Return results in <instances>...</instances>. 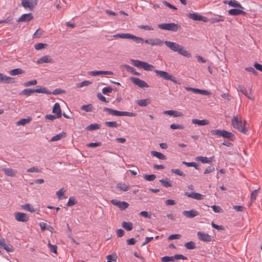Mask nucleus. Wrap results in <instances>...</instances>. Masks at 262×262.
I'll return each mask as SVG.
<instances>
[{
  "label": "nucleus",
  "mask_w": 262,
  "mask_h": 262,
  "mask_svg": "<svg viewBox=\"0 0 262 262\" xmlns=\"http://www.w3.org/2000/svg\"><path fill=\"white\" fill-rule=\"evenodd\" d=\"M163 43L173 52H178L180 54L186 57H190L191 54L180 45L170 41H165L164 42L159 38L155 39L154 46H162Z\"/></svg>",
  "instance_id": "1"
},
{
  "label": "nucleus",
  "mask_w": 262,
  "mask_h": 262,
  "mask_svg": "<svg viewBox=\"0 0 262 262\" xmlns=\"http://www.w3.org/2000/svg\"><path fill=\"white\" fill-rule=\"evenodd\" d=\"M34 93H43L46 94H51V93L45 88H41L37 86L36 89H26L22 91L19 95H25L27 97L30 96Z\"/></svg>",
  "instance_id": "2"
},
{
  "label": "nucleus",
  "mask_w": 262,
  "mask_h": 262,
  "mask_svg": "<svg viewBox=\"0 0 262 262\" xmlns=\"http://www.w3.org/2000/svg\"><path fill=\"white\" fill-rule=\"evenodd\" d=\"M210 133L214 136H215L217 137H222L224 138L228 139L231 141H233L235 139L234 135L232 133L228 132L225 130H220V129H214L211 130L210 131Z\"/></svg>",
  "instance_id": "3"
},
{
  "label": "nucleus",
  "mask_w": 262,
  "mask_h": 262,
  "mask_svg": "<svg viewBox=\"0 0 262 262\" xmlns=\"http://www.w3.org/2000/svg\"><path fill=\"white\" fill-rule=\"evenodd\" d=\"M231 122L234 128L245 134L247 133V129L245 127V121L243 122L241 120H238L237 116H234L232 119Z\"/></svg>",
  "instance_id": "4"
},
{
  "label": "nucleus",
  "mask_w": 262,
  "mask_h": 262,
  "mask_svg": "<svg viewBox=\"0 0 262 262\" xmlns=\"http://www.w3.org/2000/svg\"><path fill=\"white\" fill-rule=\"evenodd\" d=\"M158 27L162 30L177 32L181 29L180 25L173 23H163L158 25Z\"/></svg>",
  "instance_id": "5"
},
{
  "label": "nucleus",
  "mask_w": 262,
  "mask_h": 262,
  "mask_svg": "<svg viewBox=\"0 0 262 262\" xmlns=\"http://www.w3.org/2000/svg\"><path fill=\"white\" fill-rule=\"evenodd\" d=\"M103 111L104 112H107L111 115L116 116H129V117H135L136 114L134 113L119 111L117 110H114L112 108L108 107H104Z\"/></svg>",
  "instance_id": "6"
},
{
  "label": "nucleus",
  "mask_w": 262,
  "mask_h": 262,
  "mask_svg": "<svg viewBox=\"0 0 262 262\" xmlns=\"http://www.w3.org/2000/svg\"><path fill=\"white\" fill-rule=\"evenodd\" d=\"M156 75L161 78H163L165 80H170L174 83H178V81L175 77L170 75L167 72L156 70L154 71Z\"/></svg>",
  "instance_id": "7"
},
{
  "label": "nucleus",
  "mask_w": 262,
  "mask_h": 262,
  "mask_svg": "<svg viewBox=\"0 0 262 262\" xmlns=\"http://www.w3.org/2000/svg\"><path fill=\"white\" fill-rule=\"evenodd\" d=\"M131 81L136 85H137L139 88H148L149 87L148 84L144 80H141L137 77H130Z\"/></svg>",
  "instance_id": "8"
},
{
  "label": "nucleus",
  "mask_w": 262,
  "mask_h": 262,
  "mask_svg": "<svg viewBox=\"0 0 262 262\" xmlns=\"http://www.w3.org/2000/svg\"><path fill=\"white\" fill-rule=\"evenodd\" d=\"M111 203L113 205L118 206L120 210H124L129 206L128 203L124 201L121 202L115 199L112 200Z\"/></svg>",
  "instance_id": "9"
},
{
  "label": "nucleus",
  "mask_w": 262,
  "mask_h": 262,
  "mask_svg": "<svg viewBox=\"0 0 262 262\" xmlns=\"http://www.w3.org/2000/svg\"><path fill=\"white\" fill-rule=\"evenodd\" d=\"M14 215L15 220L18 222H26L29 220V216L24 213L17 212Z\"/></svg>",
  "instance_id": "10"
},
{
  "label": "nucleus",
  "mask_w": 262,
  "mask_h": 262,
  "mask_svg": "<svg viewBox=\"0 0 262 262\" xmlns=\"http://www.w3.org/2000/svg\"><path fill=\"white\" fill-rule=\"evenodd\" d=\"M36 4L37 0H21L22 6L26 8H28L30 10H32Z\"/></svg>",
  "instance_id": "11"
},
{
  "label": "nucleus",
  "mask_w": 262,
  "mask_h": 262,
  "mask_svg": "<svg viewBox=\"0 0 262 262\" xmlns=\"http://www.w3.org/2000/svg\"><path fill=\"white\" fill-rule=\"evenodd\" d=\"M188 16L189 18H191L194 20L202 21L203 22H206L207 18L206 17L199 15L195 13H189Z\"/></svg>",
  "instance_id": "12"
},
{
  "label": "nucleus",
  "mask_w": 262,
  "mask_h": 262,
  "mask_svg": "<svg viewBox=\"0 0 262 262\" xmlns=\"http://www.w3.org/2000/svg\"><path fill=\"white\" fill-rule=\"evenodd\" d=\"M197 235L198 236L199 239L200 241H202L203 242H206L211 241V235H210L207 233L199 231L197 233Z\"/></svg>",
  "instance_id": "13"
},
{
  "label": "nucleus",
  "mask_w": 262,
  "mask_h": 262,
  "mask_svg": "<svg viewBox=\"0 0 262 262\" xmlns=\"http://www.w3.org/2000/svg\"><path fill=\"white\" fill-rule=\"evenodd\" d=\"M33 19V16L31 13L24 14L17 20V22H28Z\"/></svg>",
  "instance_id": "14"
},
{
  "label": "nucleus",
  "mask_w": 262,
  "mask_h": 262,
  "mask_svg": "<svg viewBox=\"0 0 262 262\" xmlns=\"http://www.w3.org/2000/svg\"><path fill=\"white\" fill-rule=\"evenodd\" d=\"M237 90L240 91L242 94H243L245 96H246L248 99L250 100H253L254 97L253 96H250L251 94V90L248 92L246 89L244 87V86L242 85H238L237 88Z\"/></svg>",
  "instance_id": "15"
},
{
  "label": "nucleus",
  "mask_w": 262,
  "mask_h": 262,
  "mask_svg": "<svg viewBox=\"0 0 262 262\" xmlns=\"http://www.w3.org/2000/svg\"><path fill=\"white\" fill-rule=\"evenodd\" d=\"M185 195L187 196V197L192 198V199H195L197 200H201L204 199L203 195H202L199 193H197V192H191V193L186 192H185Z\"/></svg>",
  "instance_id": "16"
},
{
  "label": "nucleus",
  "mask_w": 262,
  "mask_h": 262,
  "mask_svg": "<svg viewBox=\"0 0 262 262\" xmlns=\"http://www.w3.org/2000/svg\"><path fill=\"white\" fill-rule=\"evenodd\" d=\"M183 214L186 217L193 218L199 215L198 211L194 209H191L190 210H185L183 212Z\"/></svg>",
  "instance_id": "17"
},
{
  "label": "nucleus",
  "mask_w": 262,
  "mask_h": 262,
  "mask_svg": "<svg viewBox=\"0 0 262 262\" xmlns=\"http://www.w3.org/2000/svg\"><path fill=\"white\" fill-rule=\"evenodd\" d=\"M224 3L225 4H228L230 6L238 8L239 9H244V8L242 6V5L237 2L235 0H230V1H225Z\"/></svg>",
  "instance_id": "18"
},
{
  "label": "nucleus",
  "mask_w": 262,
  "mask_h": 262,
  "mask_svg": "<svg viewBox=\"0 0 262 262\" xmlns=\"http://www.w3.org/2000/svg\"><path fill=\"white\" fill-rule=\"evenodd\" d=\"M242 10L241 9H231L228 11V14L232 16L245 15L246 13Z\"/></svg>",
  "instance_id": "19"
},
{
  "label": "nucleus",
  "mask_w": 262,
  "mask_h": 262,
  "mask_svg": "<svg viewBox=\"0 0 262 262\" xmlns=\"http://www.w3.org/2000/svg\"><path fill=\"white\" fill-rule=\"evenodd\" d=\"M0 82H4L6 83H12L14 82V78L0 73Z\"/></svg>",
  "instance_id": "20"
},
{
  "label": "nucleus",
  "mask_w": 262,
  "mask_h": 262,
  "mask_svg": "<svg viewBox=\"0 0 262 262\" xmlns=\"http://www.w3.org/2000/svg\"><path fill=\"white\" fill-rule=\"evenodd\" d=\"M53 113L56 114L58 118H61L62 116L61 110L58 103H56L53 107Z\"/></svg>",
  "instance_id": "21"
},
{
  "label": "nucleus",
  "mask_w": 262,
  "mask_h": 262,
  "mask_svg": "<svg viewBox=\"0 0 262 262\" xmlns=\"http://www.w3.org/2000/svg\"><path fill=\"white\" fill-rule=\"evenodd\" d=\"M89 74L92 76H96L101 74L113 75V72L110 71H93L90 72Z\"/></svg>",
  "instance_id": "22"
},
{
  "label": "nucleus",
  "mask_w": 262,
  "mask_h": 262,
  "mask_svg": "<svg viewBox=\"0 0 262 262\" xmlns=\"http://www.w3.org/2000/svg\"><path fill=\"white\" fill-rule=\"evenodd\" d=\"M2 247L8 252H13L14 251L13 247L9 243H7L6 240L1 246V248Z\"/></svg>",
  "instance_id": "23"
},
{
  "label": "nucleus",
  "mask_w": 262,
  "mask_h": 262,
  "mask_svg": "<svg viewBox=\"0 0 262 262\" xmlns=\"http://www.w3.org/2000/svg\"><path fill=\"white\" fill-rule=\"evenodd\" d=\"M52 62H53V59L49 55L44 56L42 57L41 58H39L37 61V63L38 64H42L43 63H51Z\"/></svg>",
  "instance_id": "24"
},
{
  "label": "nucleus",
  "mask_w": 262,
  "mask_h": 262,
  "mask_svg": "<svg viewBox=\"0 0 262 262\" xmlns=\"http://www.w3.org/2000/svg\"><path fill=\"white\" fill-rule=\"evenodd\" d=\"M213 157H206L202 156H198L196 157L195 160L201 161L202 163H210L212 162Z\"/></svg>",
  "instance_id": "25"
},
{
  "label": "nucleus",
  "mask_w": 262,
  "mask_h": 262,
  "mask_svg": "<svg viewBox=\"0 0 262 262\" xmlns=\"http://www.w3.org/2000/svg\"><path fill=\"white\" fill-rule=\"evenodd\" d=\"M2 171L5 173V174L8 176L10 177H15L16 173V172L13 169L10 168H5L2 169Z\"/></svg>",
  "instance_id": "26"
},
{
  "label": "nucleus",
  "mask_w": 262,
  "mask_h": 262,
  "mask_svg": "<svg viewBox=\"0 0 262 262\" xmlns=\"http://www.w3.org/2000/svg\"><path fill=\"white\" fill-rule=\"evenodd\" d=\"M128 39H131L136 43H142L144 42V39L138 36H136L134 35L128 34Z\"/></svg>",
  "instance_id": "27"
},
{
  "label": "nucleus",
  "mask_w": 262,
  "mask_h": 262,
  "mask_svg": "<svg viewBox=\"0 0 262 262\" xmlns=\"http://www.w3.org/2000/svg\"><path fill=\"white\" fill-rule=\"evenodd\" d=\"M192 123L193 124H198L200 126H203L208 124L209 122L208 120H198L196 119H193L192 120Z\"/></svg>",
  "instance_id": "28"
},
{
  "label": "nucleus",
  "mask_w": 262,
  "mask_h": 262,
  "mask_svg": "<svg viewBox=\"0 0 262 262\" xmlns=\"http://www.w3.org/2000/svg\"><path fill=\"white\" fill-rule=\"evenodd\" d=\"M225 18V17L222 15H217L215 17L210 18L209 20L211 23H215L220 21H224Z\"/></svg>",
  "instance_id": "29"
},
{
  "label": "nucleus",
  "mask_w": 262,
  "mask_h": 262,
  "mask_svg": "<svg viewBox=\"0 0 262 262\" xmlns=\"http://www.w3.org/2000/svg\"><path fill=\"white\" fill-rule=\"evenodd\" d=\"M150 103V100L148 99H144L136 101V103L140 106H146Z\"/></svg>",
  "instance_id": "30"
},
{
  "label": "nucleus",
  "mask_w": 262,
  "mask_h": 262,
  "mask_svg": "<svg viewBox=\"0 0 262 262\" xmlns=\"http://www.w3.org/2000/svg\"><path fill=\"white\" fill-rule=\"evenodd\" d=\"M151 155L152 156L156 157L160 160H165L166 159V157L164 155H163V154H162L160 152H158L156 151H154V150L151 151Z\"/></svg>",
  "instance_id": "31"
},
{
  "label": "nucleus",
  "mask_w": 262,
  "mask_h": 262,
  "mask_svg": "<svg viewBox=\"0 0 262 262\" xmlns=\"http://www.w3.org/2000/svg\"><path fill=\"white\" fill-rule=\"evenodd\" d=\"M122 227L126 230L129 231L133 229V226L132 222H123L122 223Z\"/></svg>",
  "instance_id": "32"
},
{
  "label": "nucleus",
  "mask_w": 262,
  "mask_h": 262,
  "mask_svg": "<svg viewBox=\"0 0 262 262\" xmlns=\"http://www.w3.org/2000/svg\"><path fill=\"white\" fill-rule=\"evenodd\" d=\"M160 182L161 183V185L163 186L166 188H168L172 186L171 183L170 182L168 178H166L165 179H161L160 180Z\"/></svg>",
  "instance_id": "33"
},
{
  "label": "nucleus",
  "mask_w": 262,
  "mask_h": 262,
  "mask_svg": "<svg viewBox=\"0 0 262 262\" xmlns=\"http://www.w3.org/2000/svg\"><path fill=\"white\" fill-rule=\"evenodd\" d=\"M132 64L135 67H136L138 68H142L143 63L144 61H142L141 60H136V59H132L131 60Z\"/></svg>",
  "instance_id": "34"
},
{
  "label": "nucleus",
  "mask_w": 262,
  "mask_h": 262,
  "mask_svg": "<svg viewBox=\"0 0 262 262\" xmlns=\"http://www.w3.org/2000/svg\"><path fill=\"white\" fill-rule=\"evenodd\" d=\"M185 247L188 250H192L196 248L195 244L193 242L190 241L186 243L184 245Z\"/></svg>",
  "instance_id": "35"
},
{
  "label": "nucleus",
  "mask_w": 262,
  "mask_h": 262,
  "mask_svg": "<svg viewBox=\"0 0 262 262\" xmlns=\"http://www.w3.org/2000/svg\"><path fill=\"white\" fill-rule=\"evenodd\" d=\"M154 68V67L152 65L150 64L147 62H143L142 69H143L144 70L146 71H151Z\"/></svg>",
  "instance_id": "36"
},
{
  "label": "nucleus",
  "mask_w": 262,
  "mask_h": 262,
  "mask_svg": "<svg viewBox=\"0 0 262 262\" xmlns=\"http://www.w3.org/2000/svg\"><path fill=\"white\" fill-rule=\"evenodd\" d=\"M66 133H59L54 136H53L50 140V141H56L60 140L63 136H64Z\"/></svg>",
  "instance_id": "37"
},
{
  "label": "nucleus",
  "mask_w": 262,
  "mask_h": 262,
  "mask_svg": "<svg viewBox=\"0 0 262 262\" xmlns=\"http://www.w3.org/2000/svg\"><path fill=\"white\" fill-rule=\"evenodd\" d=\"M129 33H119L114 35L113 37L115 39L118 38H123V39H128Z\"/></svg>",
  "instance_id": "38"
},
{
  "label": "nucleus",
  "mask_w": 262,
  "mask_h": 262,
  "mask_svg": "<svg viewBox=\"0 0 262 262\" xmlns=\"http://www.w3.org/2000/svg\"><path fill=\"white\" fill-rule=\"evenodd\" d=\"M117 188L122 190L124 191H126L129 189L128 186L126 185L125 183H119L117 185Z\"/></svg>",
  "instance_id": "39"
},
{
  "label": "nucleus",
  "mask_w": 262,
  "mask_h": 262,
  "mask_svg": "<svg viewBox=\"0 0 262 262\" xmlns=\"http://www.w3.org/2000/svg\"><path fill=\"white\" fill-rule=\"evenodd\" d=\"M105 125L111 128H116L119 126V124L116 121H106L105 122Z\"/></svg>",
  "instance_id": "40"
},
{
  "label": "nucleus",
  "mask_w": 262,
  "mask_h": 262,
  "mask_svg": "<svg viewBox=\"0 0 262 262\" xmlns=\"http://www.w3.org/2000/svg\"><path fill=\"white\" fill-rule=\"evenodd\" d=\"M124 67L128 71L131 72L132 73L134 74L135 75L138 76L140 74L139 72L136 71L135 68L125 64Z\"/></svg>",
  "instance_id": "41"
},
{
  "label": "nucleus",
  "mask_w": 262,
  "mask_h": 262,
  "mask_svg": "<svg viewBox=\"0 0 262 262\" xmlns=\"http://www.w3.org/2000/svg\"><path fill=\"white\" fill-rule=\"evenodd\" d=\"M182 163L183 164L185 165L186 166H188V167H194L197 170L199 169L198 165L196 163H195L194 162H185V161H183L182 162Z\"/></svg>",
  "instance_id": "42"
},
{
  "label": "nucleus",
  "mask_w": 262,
  "mask_h": 262,
  "mask_svg": "<svg viewBox=\"0 0 262 262\" xmlns=\"http://www.w3.org/2000/svg\"><path fill=\"white\" fill-rule=\"evenodd\" d=\"M100 128V125L97 123L91 124L86 127V129L89 130H94Z\"/></svg>",
  "instance_id": "43"
},
{
  "label": "nucleus",
  "mask_w": 262,
  "mask_h": 262,
  "mask_svg": "<svg viewBox=\"0 0 262 262\" xmlns=\"http://www.w3.org/2000/svg\"><path fill=\"white\" fill-rule=\"evenodd\" d=\"M23 73V70L19 68L15 69L10 71V74L11 75H17L21 74Z\"/></svg>",
  "instance_id": "44"
},
{
  "label": "nucleus",
  "mask_w": 262,
  "mask_h": 262,
  "mask_svg": "<svg viewBox=\"0 0 262 262\" xmlns=\"http://www.w3.org/2000/svg\"><path fill=\"white\" fill-rule=\"evenodd\" d=\"M93 106L91 104L83 105L81 106V110L86 112H90L92 111Z\"/></svg>",
  "instance_id": "45"
},
{
  "label": "nucleus",
  "mask_w": 262,
  "mask_h": 262,
  "mask_svg": "<svg viewBox=\"0 0 262 262\" xmlns=\"http://www.w3.org/2000/svg\"><path fill=\"white\" fill-rule=\"evenodd\" d=\"M259 189H255L251 193L250 200L251 202H253L256 200L259 191Z\"/></svg>",
  "instance_id": "46"
},
{
  "label": "nucleus",
  "mask_w": 262,
  "mask_h": 262,
  "mask_svg": "<svg viewBox=\"0 0 262 262\" xmlns=\"http://www.w3.org/2000/svg\"><path fill=\"white\" fill-rule=\"evenodd\" d=\"M143 178L145 180H146L148 181H152L156 179V175H155L154 174H145V175H144Z\"/></svg>",
  "instance_id": "47"
},
{
  "label": "nucleus",
  "mask_w": 262,
  "mask_h": 262,
  "mask_svg": "<svg viewBox=\"0 0 262 262\" xmlns=\"http://www.w3.org/2000/svg\"><path fill=\"white\" fill-rule=\"evenodd\" d=\"M77 203L75 199L73 196L70 197L68 202L67 204V206H72L74 205Z\"/></svg>",
  "instance_id": "48"
},
{
  "label": "nucleus",
  "mask_w": 262,
  "mask_h": 262,
  "mask_svg": "<svg viewBox=\"0 0 262 262\" xmlns=\"http://www.w3.org/2000/svg\"><path fill=\"white\" fill-rule=\"evenodd\" d=\"M47 46H48V45L46 43H38L35 45L34 48L36 50H39L45 48V47H47Z\"/></svg>",
  "instance_id": "49"
},
{
  "label": "nucleus",
  "mask_w": 262,
  "mask_h": 262,
  "mask_svg": "<svg viewBox=\"0 0 262 262\" xmlns=\"http://www.w3.org/2000/svg\"><path fill=\"white\" fill-rule=\"evenodd\" d=\"M37 83V81L36 79L28 81L25 83H24V85L26 87H28L31 85H35Z\"/></svg>",
  "instance_id": "50"
},
{
  "label": "nucleus",
  "mask_w": 262,
  "mask_h": 262,
  "mask_svg": "<svg viewBox=\"0 0 262 262\" xmlns=\"http://www.w3.org/2000/svg\"><path fill=\"white\" fill-rule=\"evenodd\" d=\"M48 247L50 249V251L52 252L55 253V254L57 253V247L56 245H53L51 243H49L48 244Z\"/></svg>",
  "instance_id": "51"
},
{
  "label": "nucleus",
  "mask_w": 262,
  "mask_h": 262,
  "mask_svg": "<svg viewBox=\"0 0 262 262\" xmlns=\"http://www.w3.org/2000/svg\"><path fill=\"white\" fill-rule=\"evenodd\" d=\"M161 260L163 262L173 261H174L173 256H165L161 258Z\"/></svg>",
  "instance_id": "52"
},
{
  "label": "nucleus",
  "mask_w": 262,
  "mask_h": 262,
  "mask_svg": "<svg viewBox=\"0 0 262 262\" xmlns=\"http://www.w3.org/2000/svg\"><path fill=\"white\" fill-rule=\"evenodd\" d=\"M214 170V167L213 165H211L208 166L204 172V174H206L213 172Z\"/></svg>",
  "instance_id": "53"
},
{
  "label": "nucleus",
  "mask_w": 262,
  "mask_h": 262,
  "mask_svg": "<svg viewBox=\"0 0 262 262\" xmlns=\"http://www.w3.org/2000/svg\"><path fill=\"white\" fill-rule=\"evenodd\" d=\"M170 128L172 129H183L184 128V127L183 125H180V124H171L170 126Z\"/></svg>",
  "instance_id": "54"
},
{
  "label": "nucleus",
  "mask_w": 262,
  "mask_h": 262,
  "mask_svg": "<svg viewBox=\"0 0 262 262\" xmlns=\"http://www.w3.org/2000/svg\"><path fill=\"white\" fill-rule=\"evenodd\" d=\"M171 171L172 172L175 173L177 175L182 177L185 176V174L179 169H171Z\"/></svg>",
  "instance_id": "55"
},
{
  "label": "nucleus",
  "mask_w": 262,
  "mask_h": 262,
  "mask_svg": "<svg viewBox=\"0 0 262 262\" xmlns=\"http://www.w3.org/2000/svg\"><path fill=\"white\" fill-rule=\"evenodd\" d=\"M24 208L25 209H26L31 212H34L35 211V210L34 209L33 206L29 204L25 205L24 206Z\"/></svg>",
  "instance_id": "56"
},
{
  "label": "nucleus",
  "mask_w": 262,
  "mask_h": 262,
  "mask_svg": "<svg viewBox=\"0 0 262 262\" xmlns=\"http://www.w3.org/2000/svg\"><path fill=\"white\" fill-rule=\"evenodd\" d=\"M174 261L179 260V259H187V257L183 255L182 254H175L173 256Z\"/></svg>",
  "instance_id": "57"
},
{
  "label": "nucleus",
  "mask_w": 262,
  "mask_h": 262,
  "mask_svg": "<svg viewBox=\"0 0 262 262\" xmlns=\"http://www.w3.org/2000/svg\"><path fill=\"white\" fill-rule=\"evenodd\" d=\"M92 82L88 80H84L80 82V83H78L77 85V86L79 88H82L83 86H88L90 85Z\"/></svg>",
  "instance_id": "58"
},
{
  "label": "nucleus",
  "mask_w": 262,
  "mask_h": 262,
  "mask_svg": "<svg viewBox=\"0 0 262 262\" xmlns=\"http://www.w3.org/2000/svg\"><path fill=\"white\" fill-rule=\"evenodd\" d=\"M97 96L98 98L102 102H104L105 103H108L109 102V100H107L106 98L100 93L97 94Z\"/></svg>",
  "instance_id": "59"
},
{
  "label": "nucleus",
  "mask_w": 262,
  "mask_h": 262,
  "mask_svg": "<svg viewBox=\"0 0 262 262\" xmlns=\"http://www.w3.org/2000/svg\"><path fill=\"white\" fill-rule=\"evenodd\" d=\"M66 192V190L64 188H62L57 191L56 193V194L59 198V199H61V196L63 195V193Z\"/></svg>",
  "instance_id": "60"
},
{
  "label": "nucleus",
  "mask_w": 262,
  "mask_h": 262,
  "mask_svg": "<svg viewBox=\"0 0 262 262\" xmlns=\"http://www.w3.org/2000/svg\"><path fill=\"white\" fill-rule=\"evenodd\" d=\"M13 20V17L12 15L8 16L6 17V18L4 20H1L2 23H11Z\"/></svg>",
  "instance_id": "61"
},
{
  "label": "nucleus",
  "mask_w": 262,
  "mask_h": 262,
  "mask_svg": "<svg viewBox=\"0 0 262 262\" xmlns=\"http://www.w3.org/2000/svg\"><path fill=\"white\" fill-rule=\"evenodd\" d=\"M40 170L38 169L37 167H32L27 169L28 172H39Z\"/></svg>",
  "instance_id": "62"
},
{
  "label": "nucleus",
  "mask_w": 262,
  "mask_h": 262,
  "mask_svg": "<svg viewBox=\"0 0 262 262\" xmlns=\"http://www.w3.org/2000/svg\"><path fill=\"white\" fill-rule=\"evenodd\" d=\"M113 91V89L110 87V86H108V87H105L104 88H103L102 90V92L103 94H107V93H111Z\"/></svg>",
  "instance_id": "63"
},
{
  "label": "nucleus",
  "mask_w": 262,
  "mask_h": 262,
  "mask_svg": "<svg viewBox=\"0 0 262 262\" xmlns=\"http://www.w3.org/2000/svg\"><path fill=\"white\" fill-rule=\"evenodd\" d=\"M213 210L216 213L222 212L223 211L222 209L219 206L213 205L211 206Z\"/></svg>",
  "instance_id": "64"
}]
</instances>
